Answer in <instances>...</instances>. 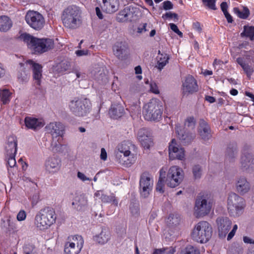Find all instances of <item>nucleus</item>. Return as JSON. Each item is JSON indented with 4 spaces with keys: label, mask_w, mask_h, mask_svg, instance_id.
Masks as SVG:
<instances>
[{
    "label": "nucleus",
    "mask_w": 254,
    "mask_h": 254,
    "mask_svg": "<svg viewBox=\"0 0 254 254\" xmlns=\"http://www.w3.org/2000/svg\"><path fill=\"white\" fill-rule=\"evenodd\" d=\"M20 39L26 43L28 47L35 54H41L52 49L54 47V41L48 38L39 39L33 36L23 33Z\"/></svg>",
    "instance_id": "nucleus-1"
},
{
    "label": "nucleus",
    "mask_w": 254,
    "mask_h": 254,
    "mask_svg": "<svg viewBox=\"0 0 254 254\" xmlns=\"http://www.w3.org/2000/svg\"><path fill=\"white\" fill-rule=\"evenodd\" d=\"M57 216L55 210L47 207L40 210L34 219L35 226L40 230L49 228L56 222Z\"/></svg>",
    "instance_id": "nucleus-2"
},
{
    "label": "nucleus",
    "mask_w": 254,
    "mask_h": 254,
    "mask_svg": "<svg viewBox=\"0 0 254 254\" xmlns=\"http://www.w3.org/2000/svg\"><path fill=\"white\" fill-rule=\"evenodd\" d=\"M62 19L64 25L69 29H76L82 24L80 10L75 6L66 8L63 12Z\"/></svg>",
    "instance_id": "nucleus-3"
},
{
    "label": "nucleus",
    "mask_w": 254,
    "mask_h": 254,
    "mask_svg": "<svg viewBox=\"0 0 254 254\" xmlns=\"http://www.w3.org/2000/svg\"><path fill=\"white\" fill-rule=\"evenodd\" d=\"M163 111L162 102L157 99H152L144 106L143 115L146 120L158 121L161 118Z\"/></svg>",
    "instance_id": "nucleus-4"
},
{
    "label": "nucleus",
    "mask_w": 254,
    "mask_h": 254,
    "mask_svg": "<svg viewBox=\"0 0 254 254\" xmlns=\"http://www.w3.org/2000/svg\"><path fill=\"white\" fill-rule=\"evenodd\" d=\"M212 233V228L207 221H202L197 223L191 232V237L194 241L200 243L208 241Z\"/></svg>",
    "instance_id": "nucleus-5"
},
{
    "label": "nucleus",
    "mask_w": 254,
    "mask_h": 254,
    "mask_svg": "<svg viewBox=\"0 0 254 254\" xmlns=\"http://www.w3.org/2000/svg\"><path fill=\"white\" fill-rule=\"evenodd\" d=\"M84 244V240L80 235L69 236L64 244V254H78Z\"/></svg>",
    "instance_id": "nucleus-6"
},
{
    "label": "nucleus",
    "mask_w": 254,
    "mask_h": 254,
    "mask_svg": "<svg viewBox=\"0 0 254 254\" xmlns=\"http://www.w3.org/2000/svg\"><path fill=\"white\" fill-rule=\"evenodd\" d=\"M26 23L33 29L40 30L45 24V18L39 12L34 10H28L25 16Z\"/></svg>",
    "instance_id": "nucleus-7"
},
{
    "label": "nucleus",
    "mask_w": 254,
    "mask_h": 254,
    "mask_svg": "<svg viewBox=\"0 0 254 254\" xmlns=\"http://www.w3.org/2000/svg\"><path fill=\"white\" fill-rule=\"evenodd\" d=\"M183 178V170L178 166H172L169 169L167 174V185L171 188H175L182 182Z\"/></svg>",
    "instance_id": "nucleus-8"
},
{
    "label": "nucleus",
    "mask_w": 254,
    "mask_h": 254,
    "mask_svg": "<svg viewBox=\"0 0 254 254\" xmlns=\"http://www.w3.org/2000/svg\"><path fill=\"white\" fill-rule=\"evenodd\" d=\"M69 107L70 111L76 116H84L90 109V103L86 99H77L70 102Z\"/></svg>",
    "instance_id": "nucleus-9"
},
{
    "label": "nucleus",
    "mask_w": 254,
    "mask_h": 254,
    "mask_svg": "<svg viewBox=\"0 0 254 254\" xmlns=\"http://www.w3.org/2000/svg\"><path fill=\"white\" fill-rule=\"evenodd\" d=\"M153 186V181L151 175L148 172L143 173L140 178L139 189L140 194L146 197L151 191Z\"/></svg>",
    "instance_id": "nucleus-10"
},
{
    "label": "nucleus",
    "mask_w": 254,
    "mask_h": 254,
    "mask_svg": "<svg viewBox=\"0 0 254 254\" xmlns=\"http://www.w3.org/2000/svg\"><path fill=\"white\" fill-rule=\"evenodd\" d=\"M212 207L211 203L202 197H198L195 201L194 214L196 217H203L208 214Z\"/></svg>",
    "instance_id": "nucleus-11"
},
{
    "label": "nucleus",
    "mask_w": 254,
    "mask_h": 254,
    "mask_svg": "<svg viewBox=\"0 0 254 254\" xmlns=\"http://www.w3.org/2000/svg\"><path fill=\"white\" fill-rule=\"evenodd\" d=\"M169 155L170 159L183 160L185 158L184 149L180 147L175 139H173L169 146Z\"/></svg>",
    "instance_id": "nucleus-12"
},
{
    "label": "nucleus",
    "mask_w": 254,
    "mask_h": 254,
    "mask_svg": "<svg viewBox=\"0 0 254 254\" xmlns=\"http://www.w3.org/2000/svg\"><path fill=\"white\" fill-rule=\"evenodd\" d=\"M243 198L235 193L229 194L228 199V209L231 212L236 211L237 213L244 208Z\"/></svg>",
    "instance_id": "nucleus-13"
},
{
    "label": "nucleus",
    "mask_w": 254,
    "mask_h": 254,
    "mask_svg": "<svg viewBox=\"0 0 254 254\" xmlns=\"http://www.w3.org/2000/svg\"><path fill=\"white\" fill-rule=\"evenodd\" d=\"M114 54L120 60L126 59L130 54L127 44L125 42H118L115 43L113 48Z\"/></svg>",
    "instance_id": "nucleus-14"
},
{
    "label": "nucleus",
    "mask_w": 254,
    "mask_h": 254,
    "mask_svg": "<svg viewBox=\"0 0 254 254\" xmlns=\"http://www.w3.org/2000/svg\"><path fill=\"white\" fill-rule=\"evenodd\" d=\"M183 93L184 95H188L196 92L198 90V86L196 80L191 75L186 77L183 83Z\"/></svg>",
    "instance_id": "nucleus-15"
},
{
    "label": "nucleus",
    "mask_w": 254,
    "mask_h": 254,
    "mask_svg": "<svg viewBox=\"0 0 254 254\" xmlns=\"http://www.w3.org/2000/svg\"><path fill=\"white\" fill-rule=\"evenodd\" d=\"M101 9L108 13H113L119 8V0H96Z\"/></svg>",
    "instance_id": "nucleus-16"
},
{
    "label": "nucleus",
    "mask_w": 254,
    "mask_h": 254,
    "mask_svg": "<svg viewBox=\"0 0 254 254\" xmlns=\"http://www.w3.org/2000/svg\"><path fill=\"white\" fill-rule=\"evenodd\" d=\"M218 234L225 237L231 228L232 222L227 217H220L216 220Z\"/></svg>",
    "instance_id": "nucleus-17"
},
{
    "label": "nucleus",
    "mask_w": 254,
    "mask_h": 254,
    "mask_svg": "<svg viewBox=\"0 0 254 254\" xmlns=\"http://www.w3.org/2000/svg\"><path fill=\"white\" fill-rule=\"evenodd\" d=\"M26 63L30 64L32 68L33 77L35 83L40 85L42 77V66L31 60L27 61Z\"/></svg>",
    "instance_id": "nucleus-18"
},
{
    "label": "nucleus",
    "mask_w": 254,
    "mask_h": 254,
    "mask_svg": "<svg viewBox=\"0 0 254 254\" xmlns=\"http://www.w3.org/2000/svg\"><path fill=\"white\" fill-rule=\"evenodd\" d=\"M87 203V200L84 194H76L72 198V206L77 210H80Z\"/></svg>",
    "instance_id": "nucleus-19"
},
{
    "label": "nucleus",
    "mask_w": 254,
    "mask_h": 254,
    "mask_svg": "<svg viewBox=\"0 0 254 254\" xmlns=\"http://www.w3.org/2000/svg\"><path fill=\"white\" fill-rule=\"evenodd\" d=\"M25 124L26 127L33 129L42 127L45 125L42 119H38L30 117L25 118Z\"/></svg>",
    "instance_id": "nucleus-20"
},
{
    "label": "nucleus",
    "mask_w": 254,
    "mask_h": 254,
    "mask_svg": "<svg viewBox=\"0 0 254 254\" xmlns=\"http://www.w3.org/2000/svg\"><path fill=\"white\" fill-rule=\"evenodd\" d=\"M13 93V92L6 86L0 88V101L1 104L2 105L8 104L12 98Z\"/></svg>",
    "instance_id": "nucleus-21"
},
{
    "label": "nucleus",
    "mask_w": 254,
    "mask_h": 254,
    "mask_svg": "<svg viewBox=\"0 0 254 254\" xmlns=\"http://www.w3.org/2000/svg\"><path fill=\"white\" fill-rule=\"evenodd\" d=\"M236 188L237 192L240 194H244L248 192L250 190L249 183L245 178H240L236 184Z\"/></svg>",
    "instance_id": "nucleus-22"
},
{
    "label": "nucleus",
    "mask_w": 254,
    "mask_h": 254,
    "mask_svg": "<svg viewBox=\"0 0 254 254\" xmlns=\"http://www.w3.org/2000/svg\"><path fill=\"white\" fill-rule=\"evenodd\" d=\"M17 140L15 136H9L5 146L7 155L15 154L17 152Z\"/></svg>",
    "instance_id": "nucleus-23"
},
{
    "label": "nucleus",
    "mask_w": 254,
    "mask_h": 254,
    "mask_svg": "<svg viewBox=\"0 0 254 254\" xmlns=\"http://www.w3.org/2000/svg\"><path fill=\"white\" fill-rule=\"evenodd\" d=\"M60 161L56 157L49 158L46 162V169L51 173H54L59 170Z\"/></svg>",
    "instance_id": "nucleus-24"
},
{
    "label": "nucleus",
    "mask_w": 254,
    "mask_h": 254,
    "mask_svg": "<svg viewBox=\"0 0 254 254\" xmlns=\"http://www.w3.org/2000/svg\"><path fill=\"white\" fill-rule=\"evenodd\" d=\"M138 138L141 145L144 148L149 149L153 144L151 137L146 134L144 131L141 130L139 132Z\"/></svg>",
    "instance_id": "nucleus-25"
},
{
    "label": "nucleus",
    "mask_w": 254,
    "mask_h": 254,
    "mask_svg": "<svg viewBox=\"0 0 254 254\" xmlns=\"http://www.w3.org/2000/svg\"><path fill=\"white\" fill-rule=\"evenodd\" d=\"M46 128L53 135H60L64 130L63 125L61 123H51Z\"/></svg>",
    "instance_id": "nucleus-26"
},
{
    "label": "nucleus",
    "mask_w": 254,
    "mask_h": 254,
    "mask_svg": "<svg viewBox=\"0 0 254 254\" xmlns=\"http://www.w3.org/2000/svg\"><path fill=\"white\" fill-rule=\"evenodd\" d=\"M12 26L11 19L7 16H0V31L1 32H7Z\"/></svg>",
    "instance_id": "nucleus-27"
},
{
    "label": "nucleus",
    "mask_w": 254,
    "mask_h": 254,
    "mask_svg": "<svg viewBox=\"0 0 254 254\" xmlns=\"http://www.w3.org/2000/svg\"><path fill=\"white\" fill-rule=\"evenodd\" d=\"M131 15L130 9L127 7L121 10L117 15V20L119 22H127Z\"/></svg>",
    "instance_id": "nucleus-28"
},
{
    "label": "nucleus",
    "mask_w": 254,
    "mask_h": 254,
    "mask_svg": "<svg viewBox=\"0 0 254 254\" xmlns=\"http://www.w3.org/2000/svg\"><path fill=\"white\" fill-rule=\"evenodd\" d=\"M110 238V233L108 230H104L95 237V241L100 244L106 243Z\"/></svg>",
    "instance_id": "nucleus-29"
},
{
    "label": "nucleus",
    "mask_w": 254,
    "mask_h": 254,
    "mask_svg": "<svg viewBox=\"0 0 254 254\" xmlns=\"http://www.w3.org/2000/svg\"><path fill=\"white\" fill-rule=\"evenodd\" d=\"M124 113V109L121 106L118 105L116 107L112 108L109 111V113L112 118L118 119L121 117Z\"/></svg>",
    "instance_id": "nucleus-30"
},
{
    "label": "nucleus",
    "mask_w": 254,
    "mask_h": 254,
    "mask_svg": "<svg viewBox=\"0 0 254 254\" xmlns=\"http://www.w3.org/2000/svg\"><path fill=\"white\" fill-rule=\"evenodd\" d=\"M159 51V56L158 57V62L157 66L158 69L161 70L168 63L169 60V56L166 54H160Z\"/></svg>",
    "instance_id": "nucleus-31"
},
{
    "label": "nucleus",
    "mask_w": 254,
    "mask_h": 254,
    "mask_svg": "<svg viewBox=\"0 0 254 254\" xmlns=\"http://www.w3.org/2000/svg\"><path fill=\"white\" fill-rule=\"evenodd\" d=\"M234 12L240 18L247 19L250 15V10L247 7H243L242 10L237 7L234 8Z\"/></svg>",
    "instance_id": "nucleus-32"
},
{
    "label": "nucleus",
    "mask_w": 254,
    "mask_h": 254,
    "mask_svg": "<svg viewBox=\"0 0 254 254\" xmlns=\"http://www.w3.org/2000/svg\"><path fill=\"white\" fill-rule=\"evenodd\" d=\"M242 37L246 36L249 37L251 40H253L254 36V27L245 26L244 31L241 34Z\"/></svg>",
    "instance_id": "nucleus-33"
},
{
    "label": "nucleus",
    "mask_w": 254,
    "mask_h": 254,
    "mask_svg": "<svg viewBox=\"0 0 254 254\" xmlns=\"http://www.w3.org/2000/svg\"><path fill=\"white\" fill-rule=\"evenodd\" d=\"M199 250L196 247L189 245L182 250L180 254H200Z\"/></svg>",
    "instance_id": "nucleus-34"
},
{
    "label": "nucleus",
    "mask_w": 254,
    "mask_h": 254,
    "mask_svg": "<svg viewBox=\"0 0 254 254\" xmlns=\"http://www.w3.org/2000/svg\"><path fill=\"white\" fill-rule=\"evenodd\" d=\"M118 150L126 157L128 156L130 154L128 146L125 142L119 145Z\"/></svg>",
    "instance_id": "nucleus-35"
},
{
    "label": "nucleus",
    "mask_w": 254,
    "mask_h": 254,
    "mask_svg": "<svg viewBox=\"0 0 254 254\" xmlns=\"http://www.w3.org/2000/svg\"><path fill=\"white\" fill-rule=\"evenodd\" d=\"M195 121L193 117H189L187 118L185 122V127L188 129H193L194 128Z\"/></svg>",
    "instance_id": "nucleus-36"
},
{
    "label": "nucleus",
    "mask_w": 254,
    "mask_h": 254,
    "mask_svg": "<svg viewBox=\"0 0 254 254\" xmlns=\"http://www.w3.org/2000/svg\"><path fill=\"white\" fill-rule=\"evenodd\" d=\"M23 251L25 254H35V247L33 244H26L23 247Z\"/></svg>",
    "instance_id": "nucleus-37"
},
{
    "label": "nucleus",
    "mask_w": 254,
    "mask_h": 254,
    "mask_svg": "<svg viewBox=\"0 0 254 254\" xmlns=\"http://www.w3.org/2000/svg\"><path fill=\"white\" fill-rule=\"evenodd\" d=\"M216 0H202V2L204 6L211 9L216 10L217 9L215 5Z\"/></svg>",
    "instance_id": "nucleus-38"
},
{
    "label": "nucleus",
    "mask_w": 254,
    "mask_h": 254,
    "mask_svg": "<svg viewBox=\"0 0 254 254\" xmlns=\"http://www.w3.org/2000/svg\"><path fill=\"white\" fill-rule=\"evenodd\" d=\"M199 130L201 135L203 136L204 135V134L208 133L210 130V128L204 121H202L200 124V128Z\"/></svg>",
    "instance_id": "nucleus-39"
},
{
    "label": "nucleus",
    "mask_w": 254,
    "mask_h": 254,
    "mask_svg": "<svg viewBox=\"0 0 254 254\" xmlns=\"http://www.w3.org/2000/svg\"><path fill=\"white\" fill-rule=\"evenodd\" d=\"M192 173L195 179L200 178L201 175V169L199 165H194L192 168Z\"/></svg>",
    "instance_id": "nucleus-40"
},
{
    "label": "nucleus",
    "mask_w": 254,
    "mask_h": 254,
    "mask_svg": "<svg viewBox=\"0 0 254 254\" xmlns=\"http://www.w3.org/2000/svg\"><path fill=\"white\" fill-rule=\"evenodd\" d=\"M161 250V254H175L176 252V248L173 247H170L160 249Z\"/></svg>",
    "instance_id": "nucleus-41"
},
{
    "label": "nucleus",
    "mask_w": 254,
    "mask_h": 254,
    "mask_svg": "<svg viewBox=\"0 0 254 254\" xmlns=\"http://www.w3.org/2000/svg\"><path fill=\"white\" fill-rule=\"evenodd\" d=\"M15 155V154L7 155L8 156L7 158V164L11 168L14 167L16 164Z\"/></svg>",
    "instance_id": "nucleus-42"
},
{
    "label": "nucleus",
    "mask_w": 254,
    "mask_h": 254,
    "mask_svg": "<svg viewBox=\"0 0 254 254\" xmlns=\"http://www.w3.org/2000/svg\"><path fill=\"white\" fill-rule=\"evenodd\" d=\"M164 184H163V181L162 180V179L160 177L157 185L156 190L157 191H159L160 193H163L164 192Z\"/></svg>",
    "instance_id": "nucleus-43"
},
{
    "label": "nucleus",
    "mask_w": 254,
    "mask_h": 254,
    "mask_svg": "<svg viewBox=\"0 0 254 254\" xmlns=\"http://www.w3.org/2000/svg\"><path fill=\"white\" fill-rule=\"evenodd\" d=\"M243 69L245 71L247 76L250 78L254 71L253 68L251 66L246 64V65L243 66Z\"/></svg>",
    "instance_id": "nucleus-44"
},
{
    "label": "nucleus",
    "mask_w": 254,
    "mask_h": 254,
    "mask_svg": "<svg viewBox=\"0 0 254 254\" xmlns=\"http://www.w3.org/2000/svg\"><path fill=\"white\" fill-rule=\"evenodd\" d=\"M170 27L171 29L174 32L177 33L180 37H183V33L181 32L178 29L177 26L174 23H170Z\"/></svg>",
    "instance_id": "nucleus-45"
},
{
    "label": "nucleus",
    "mask_w": 254,
    "mask_h": 254,
    "mask_svg": "<svg viewBox=\"0 0 254 254\" xmlns=\"http://www.w3.org/2000/svg\"><path fill=\"white\" fill-rule=\"evenodd\" d=\"M147 24L146 23H143L142 24H140L139 26L138 27L137 29V32L138 33L141 34L142 33L145 32L148 30L147 29Z\"/></svg>",
    "instance_id": "nucleus-46"
},
{
    "label": "nucleus",
    "mask_w": 254,
    "mask_h": 254,
    "mask_svg": "<svg viewBox=\"0 0 254 254\" xmlns=\"http://www.w3.org/2000/svg\"><path fill=\"white\" fill-rule=\"evenodd\" d=\"M150 90L151 92L158 94L159 93V90L158 88L157 84L154 82H151L150 85Z\"/></svg>",
    "instance_id": "nucleus-47"
},
{
    "label": "nucleus",
    "mask_w": 254,
    "mask_h": 254,
    "mask_svg": "<svg viewBox=\"0 0 254 254\" xmlns=\"http://www.w3.org/2000/svg\"><path fill=\"white\" fill-rule=\"evenodd\" d=\"M26 217V213L24 210H20L17 215V219L18 221H23L25 219Z\"/></svg>",
    "instance_id": "nucleus-48"
},
{
    "label": "nucleus",
    "mask_w": 254,
    "mask_h": 254,
    "mask_svg": "<svg viewBox=\"0 0 254 254\" xmlns=\"http://www.w3.org/2000/svg\"><path fill=\"white\" fill-rule=\"evenodd\" d=\"M163 7L165 10H169L173 8V5L170 1L167 0L163 2Z\"/></svg>",
    "instance_id": "nucleus-49"
},
{
    "label": "nucleus",
    "mask_w": 254,
    "mask_h": 254,
    "mask_svg": "<svg viewBox=\"0 0 254 254\" xmlns=\"http://www.w3.org/2000/svg\"><path fill=\"white\" fill-rule=\"evenodd\" d=\"M176 132L178 134V137L181 140H185L186 137L185 136V135L183 134V132L181 129V127H177L176 128Z\"/></svg>",
    "instance_id": "nucleus-50"
},
{
    "label": "nucleus",
    "mask_w": 254,
    "mask_h": 254,
    "mask_svg": "<svg viewBox=\"0 0 254 254\" xmlns=\"http://www.w3.org/2000/svg\"><path fill=\"white\" fill-rule=\"evenodd\" d=\"M238 226L237 225H235L233 226V229L232 231L228 234L227 240H231L233 236L235 235L236 230H237Z\"/></svg>",
    "instance_id": "nucleus-51"
},
{
    "label": "nucleus",
    "mask_w": 254,
    "mask_h": 254,
    "mask_svg": "<svg viewBox=\"0 0 254 254\" xmlns=\"http://www.w3.org/2000/svg\"><path fill=\"white\" fill-rule=\"evenodd\" d=\"M162 17L163 18H177V19L178 15L177 14H176V13H173L171 12H168L166 13L165 14H164L162 16Z\"/></svg>",
    "instance_id": "nucleus-52"
},
{
    "label": "nucleus",
    "mask_w": 254,
    "mask_h": 254,
    "mask_svg": "<svg viewBox=\"0 0 254 254\" xmlns=\"http://www.w3.org/2000/svg\"><path fill=\"white\" fill-rule=\"evenodd\" d=\"M107 158V154L105 148H102L101 150L100 158L101 159L105 161Z\"/></svg>",
    "instance_id": "nucleus-53"
},
{
    "label": "nucleus",
    "mask_w": 254,
    "mask_h": 254,
    "mask_svg": "<svg viewBox=\"0 0 254 254\" xmlns=\"http://www.w3.org/2000/svg\"><path fill=\"white\" fill-rule=\"evenodd\" d=\"M77 177L78 178H79L80 180H81L83 181L89 180V179L87 178L84 174H83L82 173H81L80 172H78Z\"/></svg>",
    "instance_id": "nucleus-54"
},
{
    "label": "nucleus",
    "mask_w": 254,
    "mask_h": 254,
    "mask_svg": "<svg viewBox=\"0 0 254 254\" xmlns=\"http://www.w3.org/2000/svg\"><path fill=\"white\" fill-rule=\"evenodd\" d=\"M221 9L223 13L227 11L228 5L226 2H222L220 5Z\"/></svg>",
    "instance_id": "nucleus-55"
},
{
    "label": "nucleus",
    "mask_w": 254,
    "mask_h": 254,
    "mask_svg": "<svg viewBox=\"0 0 254 254\" xmlns=\"http://www.w3.org/2000/svg\"><path fill=\"white\" fill-rule=\"evenodd\" d=\"M243 241L247 244H254V240L247 236L243 237Z\"/></svg>",
    "instance_id": "nucleus-56"
},
{
    "label": "nucleus",
    "mask_w": 254,
    "mask_h": 254,
    "mask_svg": "<svg viewBox=\"0 0 254 254\" xmlns=\"http://www.w3.org/2000/svg\"><path fill=\"white\" fill-rule=\"evenodd\" d=\"M193 28L199 32L201 30L200 24L198 22H195L193 24Z\"/></svg>",
    "instance_id": "nucleus-57"
},
{
    "label": "nucleus",
    "mask_w": 254,
    "mask_h": 254,
    "mask_svg": "<svg viewBox=\"0 0 254 254\" xmlns=\"http://www.w3.org/2000/svg\"><path fill=\"white\" fill-rule=\"evenodd\" d=\"M224 14L225 15V16L228 22L232 23L233 22V20L232 17L228 13V12H226L224 13Z\"/></svg>",
    "instance_id": "nucleus-58"
},
{
    "label": "nucleus",
    "mask_w": 254,
    "mask_h": 254,
    "mask_svg": "<svg viewBox=\"0 0 254 254\" xmlns=\"http://www.w3.org/2000/svg\"><path fill=\"white\" fill-rule=\"evenodd\" d=\"M205 100L210 103H213L215 102V98L212 96H206L205 97Z\"/></svg>",
    "instance_id": "nucleus-59"
},
{
    "label": "nucleus",
    "mask_w": 254,
    "mask_h": 254,
    "mask_svg": "<svg viewBox=\"0 0 254 254\" xmlns=\"http://www.w3.org/2000/svg\"><path fill=\"white\" fill-rule=\"evenodd\" d=\"M95 10H96V14L98 16V17L100 19H102L103 18V15L101 11L100 8L97 7H96Z\"/></svg>",
    "instance_id": "nucleus-60"
},
{
    "label": "nucleus",
    "mask_w": 254,
    "mask_h": 254,
    "mask_svg": "<svg viewBox=\"0 0 254 254\" xmlns=\"http://www.w3.org/2000/svg\"><path fill=\"white\" fill-rule=\"evenodd\" d=\"M223 64V62L220 60L215 59L214 62L213 63V65L214 66H215L217 65H222Z\"/></svg>",
    "instance_id": "nucleus-61"
},
{
    "label": "nucleus",
    "mask_w": 254,
    "mask_h": 254,
    "mask_svg": "<svg viewBox=\"0 0 254 254\" xmlns=\"http://www.w3.org/2000/svg\"><path fill=\"white\" fill-rule=\"evenodd\" d=\"M77 56H81L83 55H85L87 54V51H84L83 50H78L76 52Z\"/></svg>",
    "instance_id": "nucleus-62"
},
{
    "label": "nucleus",
    "mask_w": 254,
    "mask_h": 254,
    "mask_svg": "<svg viewBox=\"0 0 254 254\" xmlns=\"http://www.w3.org/2000/svg\"><path fill=\"white\" fill-rule=\"evenodd\" d=\"M237 61L238 63L242 66V67H243V66L246 65L247 64H246L242 59L241 58H238L237 60Z\"/></svg>",
    "instance_id": "nucleus-63"
},
{
    "label": "nucleus",
    "mask_w": 254,
    "mask_h": 254,
    "mask_svg": "<svg viewBox=\"0 0 254 254\" xmlns=\"http://www.w3.org/2000/svg\"><path fill=\"white\" fill-rule=\"evenodd\" d=\"M135 72L136 74H140L142 72L141 67L140 66L138 65L135 67Z\"/></svg>",
    "instance_id": "nucleus-64"
}]
</instances>
